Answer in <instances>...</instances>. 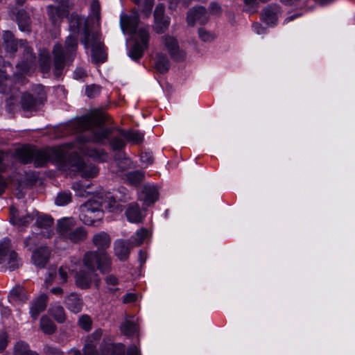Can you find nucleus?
Masks as SVG:
<instances>
[{
    "instance_id": "f257e3e1",
    "label": "nucleus",
    "mask_w": 355,
    "mask_h": 355,
    "mask_svg": "<svg viewBox=\"0 0 355 355\" xmlns=\"http://www.w3.org/2000/svg\"><path fill=\"white\" fill-rule=\"evenodd\" d=\"M103 115L83 116L74 121L70 126L76 132H80L76 140L62 146L48 149L38 150L26 147L19 151V158L24 164L33 163L35 167H42L48 162H52L62 170H71L75 175L85 179L96 177L98 168L90 162H85L78 153H82L100 162H105L108 157L103 150L91 148L89 143L102 144L112 134L110 128H105Z\"/></svg>"
},
{
    "instance_id": "f03ea898",
    "label": "nucleus",
    "mask_w": 355,
    "mask_h": 355,
    "mask_svg": "<svg viewBox=\"0 0 355 355\" xmlns=\"http://www.w3.org/2000/svg\"><path fill=\"white\" fill-rule=\"evenodd\" d=\"M69 30L72 34L69 35L66 40L64 46L57 44L53 50V71L54 75L59 78L65 67L67 62H71L76 57L78 47V38L75 35L78 33L83 35L82 43L87 46L89 42V37L92 33L89 31L87 19L78 15L72 14L69 19Z\"/></svg>"
},
{
    "instance_id": "7ed1b4c3",
    "label": "nucleus",
    "mask_w": 355,
    "mask_h": 355,
    "mask_svg": "<svg viewBox=\"0 0 355 355\" xmlns=\"http://www.w3.org/2000/svg\"><path fill=\"white\" fill-rule=\"evenodd\" d=\"M104 209L117 212L123 208L111 193L103 191L83 205L80 218L86 225H92L103 218Z\"/></svg>"
},
{
    "instance_id": "20e7f679",
    "label": "nucleus",
    "mask_w": 355,
    "mask_h": 355,
    "mask_svg": "<svg viewBox=\"0 0 355 355\" xmlns=\"http://www.w3.org/2000/svg\"><path fill=\"white\" fill-rule=\"evenodd\" d=\"M83 263L88 271L80 270L75 276L77 286L82 289L90 286L92 279L96 275V270L101 273H107L112 270V259L104 252L88 251L83 256Z\"/></svg>"
},
{
    "instance_id": "39448f33",
    "label": "nucleus",
    "mask_w": 355,
    "mask_h": 355,
    "mask_svg": "<svg viewBox=\"0 0 355 355\" xmlns=\"http://www.w3.org/2000/svg\"><path fill=\"white\" fill-rule=\"evenodd\" d=\"M121 28L123 32L135 34V42L129 51L130 58L135 61L139 60L148 46L149 33L147 26H140L139 15L133 12L130 15H121L120 17Z\"/></svg>"
},
{
    "instance_id": "423d86ee",
    "label": "nucleus",
    "mask_w": 355,
    "mask_h": 355,
    "mask_svg": "<svg viewBox=\"0 0 355 355\" xmlns=\"http://www.w3.org/2000/svg\"><path fill=\"white\" fill-rule=\"evenodd\" d=\"M2 37L3 45L7 53L14 54L17 51L19 46L24 50V55L26 58V60H23L17 64V72L15 73L14 76L18 83L24 85L27 83L25 76L29 73L35 62V56L33 53V50L26 45L25 40H16L13 34L9 31H3Z\"/></svg>"
},
{
    "instance_id": "0eeeda50",
    "label": "nucleus",
    "mask_w": 355,
    "mask_h": 355,
    "mask_svg": "<svg viewBox=\"0 0 355 355\" xmlns=\"http://www.w3.org/2000/svg\"><path fill=\"white\" fill-rule=\"evenodd\" d=\"M46 99V94L42 85H33L31 92H24L21 98V105L24 111H36Z\"/></svg>"
},
{
    "instance_id": "6e6552de",
    "label": "nucleus",
    "mask_w": 355,
    "mask_h": 355,
    "mask_svg": "<svg viewBox=\"0 0 355 355\" xmlns=\"http://www.w3.org/2000/svg\"><path fill=\"white\" fill-rule=\"evenodd\" d=\"M160 45L163 50L167 51L170 57L175 61H182L186 57V53L181 49L176 37L164 35L160 39Z\"/></svg>"
},
{
    "instance_id": "1a4fd4ad",
    "label": "nucleus",
    "mask_w": 355,
    "mask_h": 355,
    "mask_svg": "<svg viewBox=\"0 0 355 355\" xmlns=\"http://www.w3.org/2000/svg\"><path fill=\"white\" fill-rule=\"evenodd\" d=\"M10 241L5 239L0 242V263L3 260L8 261V269L11 271L21 266V260L17 253L10 249Z\"/></svg>"
},
{
    "instance_id": "9d476101",
    "label": "nucleus",
    "mask_w": 355,
    "mask_h": 355,
    "mask_svg": "<svg viewBox=\"0 0 355 355\" xmlns=\"http://www.w3.org/2000/svg\"><path fill=\"white\" fill-rule=\"evenodd\" d=\"M85 49H91V56L93 62L102 63L107 59V55L104 50V45L101 40V35L98 33H92L89 37V42Z\"/></svg>"
},
{
    "instance_id": "9b49d317",
    "label": "nucleus",
    "mask_w": 355,
    "mask_h": 355,
    "mask_svg": "<svg viewBox=\"0 0 355 355\" xmlns=\"http://www.w3.org/2000/svg\"><path fill=\"white\" fill-rule=\"evenodd\" d=\"M69 0H56L55 5L47 6L49 19L54 25L59 24L61 20L69 14Z\"/></svg>"
},
{
    "instance_id": "f8f14e48",
    "label": "nucleus",
    "mask_w": 355,
    "mask_h": 355,
    "mask_svg": "<svg viewBox=\"0 0 355 355\" xmlns=\"http://www.w3.org/2000/svg\"><path fill=\"white\" fill-rule=\"evenodd\" d=\"M208 19V12L203 6L193 7L187 12V21L189 26H193L196 24H205Z\"/></svg>"
},
{
    "instance_id": "ddd939ff",
    "label": "nucleus",
    "mask_w": 355,
    "mask_h": 355,
    "mask_svg": "<svg viewBox=\"0 0 355 355\" xmlns=\"http://www.w3.org/2000/svg\"><path fill=\"white\" fill-rule=\"evenodd\" d=\"M51 254V249L47 246H41L35 249L32 254L31 259L33 264L43 268L47 264Z\"/></svg>"
},
{
    "instance_id": "4468645a",
    "label": "nucleus",
    "mask_w": 355,
    "mask_h": 355,
    "mask_svg": "<svg viewBox=\"0 0 355 355\" xmlns=\"http://www.w3.org/2000/svg\"><path fill=\"white\" fill-rule=\"evenodd\" d=\"M47 302L48 297L43 293L31 303L29 313L34 320H36L39 315L46 309Z\"/></svg>"
},
{
    "instance_id": "2eb2a0df",
    "label": "nucleus",
    "mask_w": 355,
    "mask_h": 355,
    "mask_svg": "<svg viewBox=\"0 0 355 355\" xmlns=\"http://www.w3.org/2000/svg\"><path fill=\"white\" fill-rule=\"evenodd\" d=\"M132 248L129 240L118 239L114 243V254L121 261H125L128 258Z\"/></svg>"
},
{
    "instance_id": "dca6fc26",
    "label": "nucleus",
    "mask_w": 355,
    "mask_h": 355,
    "mask_svg": "<svg viewBox=\"0 0 355 355\" xmlns=\"http://www.w3.org/2000/svg\"><path fill=\"white\" fill-rule=\"evenodd\" d=\"M144 205L149 206L158 199V191L154 185H144L139 196Z\"/></svg>"
},
{
    "instance_id": "f3484780",
    "label": "nucleus",
    "mask_w": 355,
    "mask_h": 355,
    "mask_svg": "<svg viewBox=\"0 0 355 355\" xmlns=\"http://www.w3.org/2000/svg\"><path fill=\"white\" fill-rule=\"evenodd\" d=\"M280 8L277 5H269L266 7L261 14V19L268 25H273L277 21Z\"/></svg>"
},
{
    "instance_id": "a211bd4d",
    "label": "nucleus",
    "mask_w": 355,
    "mask_h": 355,
    "mask_svg": "<svg viewBox=\"0 0 355 355\" xmlns=\"http://www.w3.org/2000/svg\"><path fill=\"white\" fill-rule=\"evenodd\" d=\"M75 226L76 222L73 218H62L57 222V232L64 239Z\"/></svg>"
},
{
    "instance_id": "6ab92c4d",
    "label": "nucleus",
    "mask_w": 355,
    "mask_h": 355,
    "mask_svg": "<svg viewBox=\"0 0 355 355\" xmlns=\"http://www.w3.org/2000/svg\"><path fill=\"white\" fill-rule=\"evenodd\" d=\"M64 304L71 312L78 313L81 311L83 303L77 293H71L66 297Z\"/></svg>"
},
{
    "instance_id": "aec40b11",
    "label": "nucleus",
    "mask_w": 355,
    "mask_h": 355,
    "mask_svg": "<svg viewBox=\"0 0 355 355\" xmlns=\"http://www.w3.org/2000/svg\"><path fill=\"white\" fill-rule=\"evenodd\" d=\"M93 243L98 248L96 252H104L103 250L109 248L111 243L110 236L105 232H99L93 236Z\"/></svg>"
},
{
    "instance_id": "412c9836",
    "label": "nucleus",
    "mask_w": 355,
    "mask_h": 355,
    "mask_svg": "<svg viewBox=\"0 0 355 355\" xmlns=\"http://www.w3.org/2000/svg\"><path fill=\"white\" fill-rule=\"evenodd\" d=\"M125 216L128 221L135 223H140L144 218L139 205L135 202L128 205L125 211Z\"/></svg>"
},
{
    "instance_id": "4be33fe9",
    "label": "nucleus",
    "mask_w": 355,
    "mask_h": 355,
    "mask_svg": "<svg viewBox=\"0 0 355 355\" xmlns=\"http://www.w3.org/2000/svg\"><path fill=\"white\" fill-rule=\"evenodd\" d=\"M87 236V233L84 227H75L64 239L73 243H78L85 241Z\"/></svg>"
},
{
    "instance_id": "5701e85b",
    "label": "nucleus",
    "mask_w": 355,
    "mask_h": 355,
    "mask_svg": "<svg viewBox=\"0 0 355 355\" xmlns=\"http://www.w3.org/2000/svg\"><path fill=\"white\" fill-rule=\"evenodd\" d=\"M74 269H70L67 267L61 266L59 268L58 274H57L55 270H51L49 273V277H46L45 280V284L46 286L50 285L54 280V279L57 278L59 276L60 279V283H64L67 279V271H73Z\"/></svg>"
},
{
    "instance_id": "b1692460",
    "label": "nucleus",
    "mask_w": 355,
    "mask_h": 355,
    "mask_svg": "<svg viewBox=\"0 0 355 355\" xmlns=\"http://www.w3.org/2000/svg\"><path fill=\"white\" fill-rule=\"evenodd\" d=\"M16 20L21 31L30 32V17L26 10L21 9L16 15Z\"/></svg>"
},
{
    "instance_id": "393cba45",
    "label": "nucleus",
    "mask_w": 355,
    "mask_h": 355,
    "mask_svg": "<svg viewBox=\"0 0 355 355\" xmlns=\"http://www.w3.org/2000/svg\"><path fill=\"white\" fill-rule=\"evenodd\" d=\"M170 61L168 56L163 53H158L155 57V66L161 73L167 72L170 68Z\"/></svg>"
},
{
    "instance_id": "a878e982",
    "label": "nucleus",
    "mask_w": 355,
    "mask_h": 355,
    "mask_svg": "<svg viewBox=\"0 0 355 355\" xmlns=\"http://www.w3.org/2000/svg\"><path fill=\"white\" fill-rule=\"evenodd\" d=\"M8 300L12 302H24L28 300V295L23 287L17 286L10 291Z\"/></svg>"
},
{
    "instance_id": "bb28decb",
    "label": "nucleus",
    "mask_w": 355,
    "mask_h": 355,
    "mask_svg": "<svg viewBox=\"0 0 355 355\" xmlns=\"http://www.w3.org/2000/svg\"><path fill=\"white\" fill-rule=\"evenodd\" d=\"M120 132L126 141L134 144H141L144 140V135L137 130H120Z\"/></svg>"
},
{
    "instance_id": "cd10ccee",
    "label": "nucleus",
    "mask_w": 355,
    "mask_h": 355,
    "mask_svg": "<svg viewBox=\"0 0 355 355\" xmlns=\"http://www.w3.org/2000/svg\"><path fill=\"white\" fill-rule=\"evenodd\" d=\"M144 173L140 170L130 171L125 174V180L132 186L137 187L144 180Z\"/></svg>"
},
{
    "instance_id": "c85d7f7f",
    "label": "nucleus",
    "mask_w": 355,
    "mask_h": 355,
    "mask_svg": "<svg viewBox=\"0 0 355 355\" xmlns=\"http://www.w3.org/2000/svg\"><path fill=\"white\" fill-rule=\"evenodd\" d=\"M11 80L8 78L3 73H0V92L3 94H10V98H14L15 92V88L10 87Z\"/></svg>"
},
{
    "instance_id": "c756f323",
    "label": "nucleus",
    "mask_w": 355,
    "mask_h": 355,
    "mask_svg": "<svg viewBox=\"0 0 355 355\" xmlns=\"http://www.w3.org/2000/svg\"><path fill=\"white\" fill-rule=\"evenodd\" d=\"M40 329L45 334H52L55 331V323L46 315H43L40 319Z\"/></svg>"
},
{
    "instance_id": "7c9ffc66",
    "label": "nucleus",
    "mask_w": 355,
    "mask_h": 355,
    "mask_svg": "<svg viewBox=\"0 0 355 355\" xmlns=\"http://www.w3.org/2000/svg\"><path fill=\"white\" fill-rule=\"evenodd\" d=\"M121 332L127 336H133L137 331V326L134 321L125 320L121 326Z\"/></svg>"
},
{
    "instance_id": "2f4dec72",
    "label": "nucleus",
    "mask_w": 355,
    "mask_h": 355,
    "mask_svg": "<svg viewBox=\"0 0 355 355\" xmlns=\"http://www.w3.org/2000/svg\"><path fill=\"white\" fill-rule=\"evenodd\" d=\"M147 236H148L147 230L142 228V229H140L139 230H138L135 233V234L134 236H131V238L128 240L131 243L132 246L135 247V246H138V245H141L143 243V241H144V239L146 238Z\"/></svg>"
},
{
    "instance_id": "473e14b6",
    "label": "nucleus",
    "mask_w": 355,
    "mask_h": 355,
    "mask_svg": "<svg viewBox=\"0 0 355 355\" xmlns=\"http://www.w3.org/2000/svg\"><path fill=\"white\" fill-rule=\"evenodd\" d=\"M15 355H39L36 352L31 351L27 343L20 341L15 347Z\"/></svg>"
},
{
    "instance_id": "72a5a7b5",
    "label": "nucleus",
    "mask_w": 355,
    "mask_h": 355,
    "mask_svg": "<svg viewBox=\"0 0 355 355\" xmlns=\"http://www.w3.org/2000/svg\"><path fill=\"white\" fill-rule=\"evenodd\" d=\"M50 311L51 315L58 322L62 323L66 320L65 311L62 306L55 305Z\"/></svg>"
},
{
    "instance_id": "f704fd0d",
    "label": "nucleus",
    "mask_w": 355,
    "mask_h": 355,
    "mask_svg": "<svg viewBox=\"0 0 355 355\" xmlns=\"http://www.w3.org/2000/svg\"><path fill=\"white\" fill-rule=\"evenodd\" d=\"M105 282L110 293H114L119 291V288L117 287L119 284V279L116 276L113 275H107L105 278Z\"/></svg>"
},
{
    "instance_id": "c9c22d12",
    "label": "nucleus",
    "mask_w": 355,
    "mask_h": 355,
    "mask_svg": "<svg viewBox=\"0 0 355 355\" xmlns=\"http://www.w3.org/2000/svg\"><path fill=\"white\" fill-rule=\"evenodd\" d=\"M71 193L70 191H61L58 193L55 203L58 206H64L71 201Z\"/></svg>"
},
{
    "instance_id": "e433bc0d",
    "label": "nucleus",
    "mask_w": 355,
    "mask_h": 355,
    "mask_svg": "<svg viewBox=\"0 0 355 355\" xmlns=\"http://www.w3.org/2000/svg\"><path fill=\"white\" fill-rule=\"evenodd\" d=\"M53 223V219L48 215L39 214L36 218V224L39 227L48 228Z\"/></svg>"
},
{
    "instance_id": "4c0bfd02",
    "label": "nucleus",
    "mask_w": 355,
    "mask_h": 355,
    "mask_svg": "<svg viewBox=\"0 0 355 355\" xmlns=\"http://www.w3.org/2000/svg\"><path fill=\"white\" fill-rule=\"evenodd\" d=\"M170 19L168 17L162 18L159 20H155V30L160 34L164 33L168 28Z\"/></svg>"
},
{
    "instance_id": "58836bf2",
    "label": "nucleus",
    "mask_w": 355,
    "mask_h": 355,
    "mask_svg": "<svg viewBox=\"0 0 355 355\" xmlns=\"http://www.w3.org/2000/svg\"><path fill=\"white\" fill-rule=\"evenodd\" d=\"M89 184L84 185L81 184L80 182H76L72 184V189L76 192V195L82 197L86 198L88 196V192L86 189L89 188Z\"/></svg>"
},
{
    "instance_id": "ea45409f",
    "label": "nucleus",
    "mask_w": 355,
    "mask_h": 355,
    "mask_svg": "<svg viewBox=\"0 0 355 355\" xmlns=\"http://www.w3.org/2000/svg\"><path fill=\"white\" fill-rule=\"evenodd\" d=\"M125 139L123 137L120 133V136L114 137L111 139L110 144L113 150H121L125 146Z\"/></svg>"
},
{
    "instance_id": "a19ab883",
    "label": "nucleus",
    "mask_w": 355,
    "mask_h": 355,
    "mask_svg": "<svg viewBox=\"0 0 355 355\" xmlns=\"http://www.w3.org/2000/svg\"><path fill=\"white\" fill-rule=\"evenodd\" d=\"M122 155L119 154L115 156V160L117 162V164L119 168L122 170H125L130 167L131 162L130 159L125 157V155H123V157H121Z\"/></svg>"
},
{
    "instance_id": "79ce46f5",
    "label": "nucleus",
    "mask_w": 355,
    "mask_h": 355,
    "mask_svg": "<svg viewBox=\"0 0 355 355\" xmlns=\"http://www.w3.org/2000/svg\"><path fill=\"white\" fill-rule=\"evenodd\" d=\"M101 6L98 0H93L90 5L91 14L95 17L97 21L101 19Z\"/></svg>"
},
{
    "instance_id": "37998d69",
    "label": "nucleus",
    "mask_w": 355,
    "mask_h": 355,
    "mask_svg": "<svg viewBox=\"0 0 355 355\" xmlns=\"http://www.w3.org/2000/svg\"><path fill=\"white\" fill-rule=\"evenodd\" d=\"M80 327L85 331H89L92 327V320L89 316L83 315L78 320Z\"/></svg>"
},
{
    "instance_id": "c03bdc74",
    "label": "nucleus",
    "mask_w": 355,
    "mask_h": 355,
    "mask_svg": "<svg viewBox=\"0 0 355 355\" xmlns=\"http://www.w3.org/2000/svg\"><path fill=\"white\" fill-rule=\"evenodd\" d=\"M198 34H199L200 38L203 42H209L213 41L215 38L214 34L205 30L204 28H200L198 30Z\"/></svg>"
},
{
    "instance_id": "a18cd8bd",
    "label": "nucleus",
    "mask_w": 355,
    "mask_h": 355,
    "mask_svg": "<svg viewBox=\"0 0 355 355\" xmlns=\"http://www.w3.org/2000/svg\"><path fill=\"white\" fill-rule=\"evenodd\" d=\"M101 89L99 85H92L86 87L85 94L89 98H94L101 92Z\"/></svg>"
},
{
    "instance_id": "49530a36",
    "label": "nucleus",
    "mask_w": 355,
    "mask_h": 355,
    "mask_svg": "<svg viewBox=\"0 0 355 355\" xmlns=\"http://www.w3.org/2000/svg\"><path fill=\"white\" fill-rule=\"evenodd\" d=\"M35 216L33 214H28L26 216L19 217L15 223L19 225L24 226L32 222Z\"/></svg>"
},
{
    "instance_id": "de8ad7c7",
    "label": "nucleus",
    "mask_w": 355,
    "mask_h": 355,
    "mask_svg": "<svg viewBox=\"0 0 355 355\" xmlns=\"http://www.w3.org/2000/svg\"><path fill=\"white\" fill-rule=\"evenodd\" d=\"M37 244L36 236H29L26 237L24 241V245L25 248H27L29 250H31L33 247Z\"/></svg>"
},
{
    "instance_id": "09e8293b",
    "label": "nucleus",
    "mask_w": 355,
    "mask_h": 355,
    "mask_svg": "<svg viewBox=\"0 0 355 355\" xmlns=\"http://www.w3.org/2000/svg\"><path fill=\"white\" fill-rule=\"evenodd\" d=\"M84 355H98L96 347L92 343H87L83 347Z\"/></svg>"
},
{
    "instance_id": "8fccbe9b",
    "label": "nucleus",
    "mask_w": 355,
    "mask_h": 355,
    "mask_svg": "<svg viewBox=\"0 0 355 355\" xmlns=\"http://www.w3.org/2000/svg\"><path fill=\"white\" fill-rule=\"evenodd\" d=\"M165 17L164 16V6L162 3H159L154 12L155 20H159L162 18Z\"/></svg>"
},
{
    "instance_id": "3c124183",
    "label": "nucleus",
    "mask_w": 355,
    "mask_h": 355,
    "mask_svg": "<svg viewBox=\"0 0 355 355\" xmlns=\"http://www.w3.org/2000/svg\"><path fill=\"white\" fill-rule=\"evenodd\" d=\"M141 161L146 165L151 164L153 162V157L151 153L144 152L141 154Z\"/></svg>"
},
{
    "instance_id": "603ef678",
    "label": "nucleus",
    "mask_w": 355,
    "mask_h": 355,
    "mask_svg": "<svg viewBox=\"0 0 355 355\" xmlns=\"http://www.w3.org/2000/svg\"><path fill=\"white\" fill-rule=\"evenodd\" d=\"M125 347L122 343H118L112 347V355H124Z\"/></svg>"
},
{
    "instance_id": "864d4df0",
    "label": "nucleus",
    "mask_w": 355,
    "mask_h": 355,
    "mask_svg": "<svg viewBox=\"0 0 355 355\" xmlns=\"http://www.w3.org/2000/svg\"><path fill=\"white\" fill-rule=\"evenodd\" d=\"M87 76V72L83 67H77L73 72V78L76 80H82Z\"/></svg>"
},
{
    "instance_id": "5fc2aeb1",
    "label": "nucleus",
    "mask_w": 355,
    "mask_h": 355,
    "mask_svg": "<svg viewBox=\"0 0 355 355\" xmlns=\"http://www.w3.org/2000/svg\"><path fill=\"white\" fill-rule=\"evenodd\" d=\"M155 0H146L143 8V12L146 17H148L154 5Z\"/></svg>"
},
{
    "instance_id": "6e6d98bb",
    "label": "nucleus",
    "mask_w": 355,
    "mask_h": 355,
    "mask_svg": "<svg viewBox=\"0 0 355 355\" xmlns=\"http://www.w3.org/2000/svg\"><path fill=\"white\" fill-rule=\"evenodd\" d=\"M40 68L43 72H48L51 67V61L49 58H43L40 60Z\"/></svg>"
},
{
    "instance_id": "4d7b16f0",
    "label": "nucleus",
    "mask_w": 355,
    "mask_h": 355,
    "mask_svg": "<svg viewBox=\"0 0 355 355\" xmlns=\"http://www.w3.org/2000/svg\"><path fill=\"white\" fill-rule=\"evenodd\" d=\"M8 344V336L3 333L0 335V352H3Z\"/></svg>"
},
{
    "instance_id": "13d9d810",
    "label": "nucleus",
    "mask_w": 355,
    "mask_h": 355,
    "mask_svg": "<svg viewBox=\"0 0 355 355\" xmlns=\"http://www.w3.org/2000/svg\"><path fill=\"white\" fill-rule=\"evenodd\" d=\"M258 0H244L246 6H249L250 12H254L258 6Z\"/></svg>"
},
{
    "instance_id": "bf43d9fd",
    "label": "nucleus",
    "mask_w": 355,
    "mask_h": 355,
    "mask_svg": "<svg viewBox=\"0 0 355 355\" xmlns=\"http://www.w3.org/2000/svg\"><path fill=\"white\" fill-rule=\"evenodd\" d=\"M209 10L211 14H219L220 13L221 8L218 3L213 2L209 5Z\"/></svg>"
},
{
    "instance_id": "052dcab7",
    "label": "nucleus",
    "mask_w": 355,
    "mask_h": 355,
    "mask_svg": "<svg viewBox=\"0 0 355 355\" xmlns=\"http://www.w3.org/2000/svg\"><path fill=\"white\" fill-rule=\"evenodd\" d=\"M252 30L256 33L260 35L266 33V28H263L260 24L254 23L252 24Z\"/></svg>"
},
{
    "instance_id": "680f3d73",
    "label": "nucleus",
    "mask_w": 355,
    "mask_h": 355,
    "mask_svg": "<svg viewBox=\"0 0 355 355\" xmlns=\"http://www.w3.org/2000/svg\"><path fill=\"white\" fill-rule=\"evenodd\" d=\"M136 300H137L136 294L132 293H127L123 299V302L125 304L133 302H135Z\"/></svg>"
},
{
    "instance_id": "e2e57ef3",
    "label": "nucleus",
    "mask_w": 355,
    "mask_h": 355,
    "mask_svg": "<svg viewBox=\"0 0 355 355\" xmlns=\"http://www.w3.org/2000/svg\"><path fill=\"white\" fill-rule=\"evenodd\" d=\"M127 355H140L139 350L135 345H131L127 349Z\"/></svg>"
},
{
    "instance_id": "0e129e2a",
    "label": "nucleus",
    "mask_w": 355,
    "mask_h": 355,
    "mask_svg": "<svg viewBox=\"0 0 355 355\" xmlns=\"http://www.w3.org/2000/svg\"><path fill=\"white\" fill-rule=\"evenodd\" d=\"M6 187V183L4 179L0 176V196L3 194Z\"/></svg>"
},
{
    "instance_id": "69168bd1",
    "label": "nucleus",
    "mask_w": 355,
    "mask_h": 355,
    "mask_svg": "<svg viewBox=\"0 0 355 355\" xmlns=\"http://www.w3.org/2000/svg\"><path fill=\"white\" fill-rule=\"evenodd\" d=\"M51 291L56 295H61L63 293V290L60 287H54L51 288Z\"/></svg>"
},
{
    "instance_id": "338daca9",
    "label": "nucleus",
    "mask_w": 355,
    "mask_h": 355,
    "mask_svg": "<svg viewBox=\"0 0 355 355\" xmlns=\"http://www.w3.org/2000/svg\"><path fill=\"white\" fill-rule=\"evenodd\" d=\"M139 261L141 264H143L146 261V255L143 253L141 250L139 252Z\"/></svg>"
},
{
    "instance_id": "774afa93",
    "label": "nucleus",
    "mask_w": 355,
    "mask_h": 355,
    "mask_svg": "<svg viewBox=\"0 0 355 355\" xmlns=\"http://www.w3.org/2000/svg\"><path fill=\"white\" fill-rule=\"evenodd\" d=\"M69 353L71 354V355H81V352L80 350L78 349H71L70 351H69Z\"/></svg>"
}]
</instances>
